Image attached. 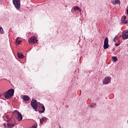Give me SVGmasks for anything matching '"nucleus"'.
Instances as JSON below:
<instances>
[{
  "label": "nucleus",
  "mask_w": 128,
  "mask_h": 128,
  "mask_svg": "<svg viewBox=\"0 0 128 128\" xmlns=\"http://www.w3.org/2000/svg\"><path fill=\"white\" fill-rule=\"evenodd\" d=\"M120 44V42H118V43L115 44V46H118Z\"/></svg>",
  "instance_id": "nucleus-21"
},
{
  "label": "nucleus",
  "mask_w": 128,
  "mask_h": 128,
  "mask_svg": "<svg viewBox=\"0 0 128 128\" xmlns=\"http://www.w3.org/2000/svg\"><path fill=\"white\" fill-rule=\"evenodd\" d=\"M110 80H112V78H110V77H106L103 80L104 84H108L110 82Z\"/></svg>",
  "instance_id": "nucleus-9"
},
{
  "label": "nucleus",
  "mask_w": 128,
  "mask_h": 128,
  "mask_svg": "<svg viewBox=\"0 0 128 128\" xmlns=\"http://www.w3.org/2000/svg\"><path fill=\"white\" fill-rule=\"evenodd\" d=\"M17 56L18 58H24V56L22 54H20L19 52L17 53Z\"/></svg>",
  "instance_id": "nucleus-12"
},
{
  "label": "nucleus",
  "mask_w": 128,
  "mask_h": 128,
  "mask_svg": "<svg viewBox=\"0 0 128 128\" xmlns=\"http://www.w3.org/2000/svg\"><path fill=\"white\" fill-rule=\"evenodd\" d=\"M46 110V108H44V104H40L38 106V112H39L40 114H42V112H44Z\"/></svg>",
  "instance_id": "nucleus-6"
},
{
  "label": "nucleus",
  "mask_w": 128,
  "mask_h": 128,
  "mask_svg": "<svg viewBox=\"0 0 128 128\" xmlns=\"http://www.w3.org/2000/svg\"><path fill=\"white\" fill-rule=\"evenodd\" d=\"M0 34H4V29H2V27H0Z\"/></svg>",
  "instance_id": "nucleus-17"
},
{
  "label": "nucleus",
  "mask_w": 128,
  "mask_h": 128,
  "mask_svg": "<svg viewBox=\"0 0 128 128\" xmlns=\"http://www.w3.org/2000/svg\"><path fill=\"white\" fill-rule=\"evenodd\" d=\"M122 22L124 24H128V20H124L122 21Z\"/></svg>",
  "instance_id": "nucleus-20"
},
{
  "label": "nucleus",
  "mask_w": 128,
  "mask_h": 128,
  "mask_svg": "<svg viewBox=\"0 0 128 128\" xmlns=\"http://www.w3.org/2000/svg\"><path fill=\"white\" fill-rule=\"evenodd\" d=\"M7 126H9V128H14V124H12V123H7Z\"/></svg>",
  "instance_id": "nucleus-15"
},
{
  "label": "nucleus",
  "mask_w": 128,
  "mask_h": 128,
  "mask_svg": "<svg viewBox=\"0 0 128 128\" xmlns=\"http://www.w3.org/2000/svg\"><path fill=\"white\" fill-rule=\"evenodd\" d=\"M74 10H80V8H78V6H75L74 8Z\"/></svg>",
  "instance_id": "nucleus-19"
},
{
  "label": "nucleus",
  "mask_w": 128,
  "mask_h": 128,
  "mask_svg": "<svg viewBox=\"0 0 128 128\" xmlns=\"http://www.w3.org/2000/svg\"><path fill=\"white\" fill-rule=\"evenodd\" d=\"M111 2L114 5L116 4H120V0H112Z\"/></svg>",
  "instance_id": "nucleus-10"
},
{
  "label": "nucleus",
  "mask_w": 128,
  "mask_h": 128,
  "mask_svg": "<svg viewBox=\"0 0 128 128\" xmlns=\"http://www.w3.org/2000/svg\"><path fill=\"white\" fill-rule=\"evenodd\" d=\"M32 128H36V126H32Z\"/></svg>",
  "instance_id": "nucleus-25"
},
{
  "label": "nucleus",
  "mask_w": 128,
  "mask_h": 128,
  "mask_svg": "<svg viewBox=\"0 0 128 128\" xmlns=\"http://www.w3.org/2000/svg\"><path fill=\"white\" fill-rule=\"evenodd\" d=\"M4 128H6V124L4 123Z\"/></svg>",
  "instance_id": "nucleus-22"
},
{
  "label": "nucleus",
  "mask_w": 128,
  "mask_h": 128,
  "mask_svg": "<svg viewBox=\"0 0 128 128\" xmlns=\"http://www.w3.org/2000/svg\"><path fill=\"white\" fill-rule=\"evenodd\" d=\"M122 40H128V30L122 32Z\"/></svg>",
  "instance_id": "nucleus-8"
},
{
  "label": "nucleus",
  "mask_w": 128,
  "mask_h": 128,
  "mask_svg": "<svg viewBox=\"0 0 128 128\" xmlns=\"http://www.w3.org/2000/svg\"><path fill=\"white\" fill-rule=\"evenodd\" d=\"M38 42V38L36 36H32L28 40V42L31 44H36V42Z\"/></svg>",
  "instance_id": "nucleus-5"
},
{
  "label": "nucleus",
  "mask_w": 128,
  "mask_h": 128,
  "mask_svg": "<svg viewBox=\"0 0 128 128\" xmlns=\"http://www.w3.org/2000/svg\"><path fill=\"white\" fill-rule=\"evenodd\" d=\"M12 114L14 118L18 120V122H20V120H22V115L18 112V110H15Z\"/></svg>",
  "instance_id": "nucleus-3"
},
{
  "label": "nucleus",
  "mask_w": 128,
  "mask_h": 128,
  "mask_svg": "<svg viewBox=\"0 0 128 128\" xmlns=\"http://www.w3.org/2000/svg\"><path fill=\"white\" fill-rule=\"evenodd\" d=\"M112 60L114 62H118V58L116 56H112Z\"/></svg>",
  "instance_id": "nucleus-14"
},
{
  "label": "nucleus",
  "mask_w": 128,
  "mask_h": 128,
  "mask_svg": "<svg viewBox=\"0 0 128 128\" xmlns=\"http://www.w3.org/2000/svg\"><path fill=\"white\" fill-rule=\"evenodd\" d=\"M126 16H122V22L123 21V20H126Z\"/></svg>",
  "instance_id": "nucleus-18"
},
{
  "label": "nucleus",
  "mask_w": 128,
  "mask_h": 128,
  "mask_svg": "<svg viewBox=\"0 0 128 128\" xmlns=\"http://www.w3.org/2000/svg\"><path fill=\"white\" fill-rule=\"evenodd\" d=\"M114 38V40L118 39V36H116Z\"/></svg>",
  "instance_id": "nucleus-24"
},
{
  "label": "nucleus",
  "mask_w": 128,
  "mask_h": 128,
  "mask_svg": "<svg viewBox=\"0 0 128 128\" xmlns=\"http://www.w3.org/2000/svg\"><path fill=\"white\" fill-rule=\"evenodd\" d=\"M90 108H93L92 104H91L90 105Z\"/></svg>",
  "instance_id": "nucleus-26"
},
{
  "label": "nucleus",
  "mask_w": 128,
  "mask_h": 128,
  "mask_svg": "<svg viewBox=\"0 0 128 128\" xmlns=\"http://www.w3.org/2000/svg\"><path fill=\"white\" fill-rule=\"evenodd\" d=\"M110 48V44H108V38L106 37L104 40V48L106 50Z\"/></svg>",
  "instance_id": "nucleus-7"
},
{
  "label": "nucleus",
  "mask_w": 128,
  "mask_h": 128,
  "mask_svg": "<svg viewBox=\"0 0 128 128\" xmlns=\"http://www.w3.org/2000/svg\"><path fill=\"white\" fill-rule=\"evenodd\" d=\"M6 118H8V116H6Z\"/></svg>",
  "instance_id": "nucleus-27"
},
{
  "label": "nucleus",
  "mask_w": 128,
  "mask_h": 128,
  "mask_svg": "<svg viewBox=\"0 0 128 128\" xmlns=\"http://www.w3.org/2000/svg\"><path fill=\"white\" fill-rule=\"evenodd\" d=\"M113 41L114 42H116V39H114V38Z\"/></svg>",
  "instance_id": "nucleus-28"
},
{
  "label": "nucleus",
  "mask_w": 128,
  "mask_h": 128,
  "mask_svg": "<svg viewBox=\"0 0 128 128\" xmlns=\"http://www.w3.org/2000/svg\"><path fill=\"white\" fill-rule=\"evenodd\" d=\"M40 104V103L38 102V101L34 99L32 100L30 102L31 106L32 107L35 112H38V108Z\"/></svg>",
  "instance_id": "nucleus-2"
},
{
  "label": "nucleus",
  "mask_w": 128,
  "mask_h": 128,
  "mask_svg": "<svg viewBox=\"0 0 128 128\" xmlns=\"http://www.w3.org/2000/svg\"><path fill=\"white\" fill-rule=\"evenodd\" d=\"M18 40V38H16V42L18 44H20V42H22V40Z\"/></svg>",
  "instance_id": "nucleus-16"
},
{
  "label": "nucleus",
  "mask_w": 128,
  "mask_h": 128,
  "mask_svg": "<svg viewBox=\"0 0 128 128\" xmlns=\"http://www.w3.org/2000/svg\"><path fill=\"white\" fill-rule=\"evenodd\" d=\"M46 120V118L43 117L42 118V119L40 120V123L42 124H44V122Z\"/></svg>",
  "instance_id": "nucleus-13"
},
{
  "label": "nucleus",
  "mask_w": 128,
  "mask_h": 128,
  "mask_svg": "<svg viewBox=\"0 0 128 128\" xmlns=\"http://www.w3.org/2000/svg\"><path fill=\"white\" fill-rule=\"evenodd\" d=\"M14 94V90L10 88L5 92L4 98H10Z\"/></svg>",
  "instance_id": "nucleus-1"
},
{
  "label": "nucleus",
  "mask_w": 128,
  "mask_h": 128,
  "mask_svg": "<svg viewBox=\"0 0 128 128\" xmlns=\"http://www.w3.org/2000/svg\"><path fill=\"white\" fill-rule=\"evenodd\" d=\"M13 4H14L16 10L20 8V0H12Z\"/></svg>",
  "instance_id": "nucleus-4"
},
{
  "label": "nucleus",
  "mask_w": 128,
  "mask_h": 128,
  "mask_svg": "<svg viewBox=\"0 0 128 128\" xmlns=\"http://www.w3.org/2000/svg\"><path fill=\"white\" fill-rule=\"evenodd\" d=\"M6 122H10V119H8V120H6Z\"/></svg>",
  "instance_id": "nucleus-23"
},
{
  "label": "nucleus",
  "mask_w": 128,
  "mask_h": 128,
  "mask_svg": "<svg viewBox=\"0 0 128 128\" xmlns=\"http://www.w3.org/2000/svg\"><path fill=\"white\" fill-rule=\"evenodd\" d=\"M23 100L25 102H28V100H30V96H23Z\"/></svg>",
  "instance_id": "nucleus-11"
}]
</instances>
